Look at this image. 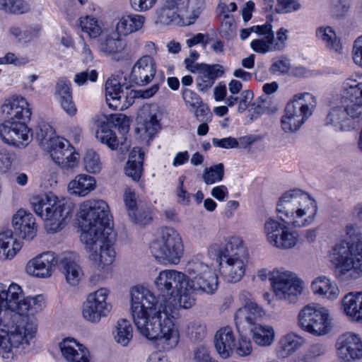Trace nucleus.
<instances>
[{"instance_id":"1","label":"nucleus","mask_w":362,"mask_h":362,"mask_svg":"<svg viewBox=\"0 0 362 362\" xmlns=\"http://www.w3.org/2000/svg\"><path fill=\"white\" fill-rule=\"evenodd\" d=\"M78 217L81 219V240L90 253L89 258L98 269L111 264L115 256L112 245L116 234L110 225L107 204L100 199L84 202L80 206Z\"/></svg>"},{"instance_id":"2","label":"nucleus","mask_w":362,"mask_h":362,"mask_svg":"<svg viewBox=\"0 0 362 362\" xmlns=\"http://www.w3.org/2000/svg\"><path fill=\"white\" fill-rule=\"evenodd\" d=\"M153 293L143 286L131 290V313L140 334L151 341H156L163 351L174 349L180 334L167 312L157 309Z\"/></svg>"},{"instance_id":"3","label":"nucleus","mask_w":362,"mask_h":362,"mask_svg":"<svg viewBox=\"0 0 362 362\" xmlns=\"http://www.w3.org/2000/svg\"><path fill=\"white\" fill-rule=\"evenodd\" d=\"M2 112L9 119L0 124V136L4 143L16 147H25L30 142V132L26 125L31 111L25 98L13 97L6 100Z\"/></svg>"},{"instance_id":"4","label":"nucleus","mask_w":362,"mask_h":362,"mask_svg":"<svg viewBox=\"0 0 362 362\" xmlns=\"http://www.w3.org/2000/svg\"><path fill=\"white\" fill-rule=\"evenodd\" d=\"M348 241L335 245L332 262L339 269V275L356 279L362 275V227L357 225L346 226Z\"/></svg>"},{"instance_id":"5","label":"nucleus","mask_w":362,"mask_h":362,"mask_svg":"<svg viewBox=\"0 0 362 362\" xmlns=\"http://www.w3.org/2000/svg\"><path fill=\"white\" fill-rule=\"evenodd\" d=\"M317 212V202L300 189L284 192L276 204V213L283 223L293 227L310 224Z\"/></svg>"},{"instance_id":"6","label":"nucleus","mask_w":362,"mask_h":362,"mask_svg":"<svg viewBox=\"0 0 362 362\" xmlns=\"http://www.w3.org/2000/svg\"><path fill=\"white\" fill-rule=\"evenodd\" d=\"M208 253L210 258H215L218 262L221 272L228 282L236 283L242 279L247 252L239 237L229 238L222 248L217 245L210 246Z\"/></svg>"},{"instance_id":"7","label":"nucleus","mask_w":362,"mask_h":362,"mask_svg":"<svg viewBox=\"0 0 362 362\" xmlns=\"http://www.w3.org/2000/svg\"><path fill=\"white\" fill-rule=\"evenodd\" d=\"M30 204L35 213L45 221V227L49 233L62 230L74 209L71 202L59 200L52 193L33 197Z\"/></svg>"},{"instance_id":"8","label":"nucleus","mask_w":362,"mask_h":362,"mask_svg":"<svg viewBox=\"0 0 362 362\" xmlns=\"http://www.w3.org/2000/svg\"><path fill=\"white\" fill-rule=\"evenodd\" d=\"M11 230L0 233V259H12L22 247L21 243L13 238V233L18 237L30 240L36 234L35 218L25 209H19L13 216Z\"/></svg>"},{"instance_id":"9","label":"nucleus","mask_w":362,"mask_h":362,"mask_svg":"<svg viewBox=\"0 0 362 362\" xmlns=\"http://www.w3.org/2000/svg\"><path fill=\"white\" fill-rule=\"evenodd\" d=\"M125 81L126 77L122 76H117L106 81L105 99L110 108L120 110L127 109L134 103L135 98H149L159 88L158 84H154L144 90H130L131 86Z\"/></svg>"},{"instance_id":"10","label":"nucleus","mask_w":362,"mask_h":362,"mask_svg":"<svg viewBox=\"0 0 362 362\" xmlns=\"http://www.w3.org/2000/svg\"><path fill=\"white\" fill-rule=\"evenodd\" d=\"M150 249L155 259L164 264H178L184 252L180 234L168 227L161 229L160 237L151 243Z\"/></svg>"},{"instance_id":"11","label":"nucleus","mask_w":362,"mask_h":362,"mask_svg":"<svg viewBox=\"0 0 362 362\" xmlns=\"http://www.w3.org/2000/svg\"><path fill=\"white\" fill-rule=\"evenodd\" d=\"M315 97L309 93L295 95L286 104L284 115L281 119L282 130L286 133L296 132L312 115Z\"/></svg>"},{"instance_id":"12","label":"nucleus","mask_w":362,"mask_h":362,"mask_svg":"<svg viewBox=\"0 0 362 362\" xmlns=\"http://www.w3.org/2000/svg\"><path fill=\"white\" fill-rule=\"evenodd\" d=\"M298 325L315 336H322L332 329V319L327 308L319 304H309L298 313Z\"/></svg>"},{"instance_id":"13","label":"nucleus","mask_w":362,"mask_h":362,"mask_svg":"<svg viewBox=\"0 0 362 362\" xmlns=\"http://www.w3.org/2000/svg\"><path fill=\"white\" fill-rule=\"evenodd\" d=\"M187 282L193 291L212 294L218 288V276L209 266L199 260H193L187 266Z\"/></svg>"},{"instance_id":"14","label":"nucleus","mask_w":362,"mask_h":362,"mask_svg":"<svg viewBox=\"0 0 362 362\" xmlns=\"http://www.w3.org/2000/svg\"><path fill=\"white\" fill-rule=\"evenodd\" d=\"M159 296L165 301L170 300L173 296H178L187 282L185 274L174 269L161 271L154 281Z\"/></svg>"},{"instance_id":"15","label":"nucleus","mask_w":362,"mask_h":362,"mask_svg":"<svg viewBox=\"0 0 362 362\" xmlns=\"http://www.w3.org/2000/svg\"><path fill=\"white\" fill-rule=\"evenodd\" d=\"M269 279L275 294L280 299L292 300L301 293V281L291 272L274 271Z\"/></svg>"},{"instance_id":"16","label":"nucleus","mask_w":362,"mask_h":362,"mask_svg":"<svg viewBox=\"0 0 362 362\" xmlns=\"http://www.w3.org/2000/svg\"><path fill=\"white\" fill-rule=\"evenodd\" d=\"M343 88L340 103L347 116L355 122V119L362 117V82L349 78L344 82Z\"/></svg>"},{"instance_id":"17","label":"nucleus","mask_w":362,"mask_h":362,"mask_svg":"<svg viewBox=\"0 0 362 362\" xmlns=\"http://www.w3.org/2000/svg\"><path fill=\"white\" fill-rule=\"evenodd\" d=\"M289 225L281 223L274 218H269L264 223V233L268 241L279 248L289 249L293 247L297 243L294 233L288 230Z\"/></svg>"},{"instance_id":"18","label":"nucleus","mask_w":362,"mask_h":362,"mask_svg":"<svg viewBox=\"0 0 362 362\" xmlns=\"http://www.w3.org/2000/svg\"><path fill=\"white\" fill-rule=\"evenodd\" d=\"M108 291L102 288L89 294L83 304V316L91 322H98L111 310V305L106 303Z\"/></svg>"},{"instance_id":"19","label":"nucleus","mask_w":362,"mask_h":362,"mask_svg":"<svg viewBox=\"0 0 362 362\" xmlns=\"http://www.w3.org/2000/svg\"><path fill=\"white\" fill-rule=\"evenodd\" d=\"M339 358L344 362L362 358V339L359 334L348 332L339 337L337 341Z\"/></svg>"},{"instance_id":"20","label":"nucleus","mask_w":362,"mask_h":362,"mask_svg":"<svg viewBox=\"0 0 362 362\" xmlns=\"http://www.w3.org/2000/svg\"><path fill=\"white\" fill-rule=\"evenodd\" d=\"M156 72V64L148 54L141 57L133 66L129 79L131 83L138 86H146L154 78Z\"/></svg>"},{"instance_id":"21","label":"nucleus","mask_w":362,"mask_h":362,"mask_svg":"<svg viewBox=\"0 0 362 362\" xmlns=\"http://www.w3.org/2000/svg\"><path fill=\"white\" fill-rule=\"evenodd\" d=\"M264 315L265 313L262 308L257 303H250L246 307L240 308L234 315V321L238 332H242L245 329H250L259 325V321Z\"/></svg>"},{"instance_id":"22","label":"nucleus","mask_w":362,"mask_h":362,"mask_svg":"<svg viewBox=\"0 0 362 362\" xmlns=\"http://www.w3.org/2000/svg\"><path fill=\"white\" fill-rule=\"evenodd\" d=\"M194 68L198 72L196 82L197 88L201 92H206L211 88L215 81L224 74L223 67L218 64H197Z\"/></svg>"},{"instance_id":"23","label":"nucleus","mask_w":362,"mask_h":362,"mask_svg":"<svg viewBox=\"0 0 362 362\" xmlns=\"http://www.w3.org/2000/svg\"><path fill=\"white\" fill-rule=\"evenodd\" d=\"M57 263L54 253L48 251L29 261L26 265V272L37 277L49 276L52 267H55Z\"/></svg>"},{"instance_id":"24","label":"nucleus","mask_w":362,"mask_h":362,"mask_svg":"<svg viewBox=\"0 0 362 362\" xmlns=\"http://www.w3.org/2000/svg\"><path fill=\"white\" fill-rule=\"evenodd\" d=\"M62 356L67 362H89L88 351L74 338H66L59 344Z\"/></svg>"},{"instance_id":"25","label":"nucleus","mask_w":362,"mask_h":362,"mask_svg":"<svg viewBox=\"0 0 362 362\" xmlns=\"http://www.w3.org/2000/svg\"><path fill=\"white\" fill-rule=\"evenodd\" d=\"M55 97L61 107L69 116L76 114L77 109L73 101L71 83L65 77L59 78L55 86Z\"/></svg>"},{"instance_id":"26","label":"nucleus","mask_w":362,"mask_h":362,"mask_svg":"<svg viewBox=\"0 0 362 362\" xmlns=\"http://www.w3.org/2000/svg\"><path fill=\"white\" fill-rule=\"evenodd\" d=\"M78 256L74 252L65 253L61 259L59 267L65 276L67 283L76 286L81 280L83 272L78 264Z\"/></svg>"},{"instance_id":"27","label":"nucleus","mask_w":362,"mask_h":362,"mask_svg":"<svg viewBox=\"0 0 362 362\" xmlns=\"http://www.w3.org/2000/svg\"><path fill=\"white\" fill-rule=\"evenodd\" d=\"M326 125H332L339 131H349L357 127L356 122L347 116L346 109L341 103L329 112L326 117Z\"/></svg>"},{"instance_id":"28","label":"nucleus","mask_w":362,"mask_h":362,"mask_svg":"<svg viewBox=\"0 0 362 362\" xmlns=\"http://www.w3.org/2000/svg\"><path fill=\"white\" fill-rule=\"evenodd\" d=\"M215 348L223 358H228L235 347V336L229 327L221 328L215 334Z\"/></svg>"},{"instance_id":"29","label":"nucleus","mask_w":362,"mask_h":362,"mask_svg":"<svg viewBox=\"0 0 362 362\" xmlns=\"http://www.w3.org/2000/svg\"><path fill=\"white\" fill-rule=\"evenodd\" d=\"M144 156V151L139 147L133 148L129 153L124 171L134 181L138 182L142 175Z\"/></svg>"},{"instance_id":"30","label":"nucleus","mask_w":362,"mask_h":362,"mask_svg":"<svg viewBox=\"0 0 362 362\" xmlns=\"http://www.w3.org/2000/svg\"><path fill=\"white\" fill-rule=\"evenodd\" d=\"M146 18L140 14L126 13L118 21L116 29L119 34L127 35L139 30L145 23Z\"/></svg>"},{"instance_id":"31","label":"nucleus","mask_w":362,"mask_h":362,"mask_svg":"<svg viewBox=\"0 0 362 362\" xmlns=\"http://www.w3.org/2000/svg\"><path fill=\"white\" fill-rule=\"evenodd\" d=\"M313 291L329 300H335L339 293L337 284L325 276L316 278L311 284Z\"/></svg>"},{"instance_id":"32","label":"nucleus","mask_w":362,"mask_h":362,"mask_svg":"<svg viewBox=\"0 0 362 362\" xmlns=\"http://www.w3.org/2000/svg\"><path fill=\"white\" fill-rule=\"evenodd\" d=\"M95 187V180L88 175H78L68 185V189L71 194L77 196H86Z\"/></svg>"},{"instance_id":"33","label":"nucleus","mask_w":362,"mask_h":362,"mask_svg":"<svg viewBox=\"0 0 362 362\" xmlns=\"http://www.w3.org/2000/svg\"><path fill=\"white\" fill-rule=\"evenodd\" d=\"M342 305L347 315L356 321L362 320V292L346 295L342 299Z\"/></svg>"},{"instance_id":"34","label":"nucleus","mask_w":362,"mask_h":362,"mask_svg":"<svg viewBox=\"0 0 362 362\" xmlns=\"http://www.w3.org/2000/svg\"><path fill=\"white\" fill-rule=\"evenodd\" d=\"M303 343V337L293 333L288 334L279 340L278 354L282 358L287 357L298 349Z\"/></svg>"},{"instance_id":"35","label":"nucleus","mask_w":362,"mask_h":362,"mask_svg":"<svg viewBox=\"0 0 362 362\" xmlns=\"http://www.w3.org/2000/svg\"><path fill=\"white\" fill-rule=\"evenodd\" d=\"M252 334V339L259 346H270L274 339V331L272 327L261 324L250 329Z\"/></svg>"},{"instance_id":"36","label":"nucleus","mask_w":362,"mask_h":362,"mask_svg":"<svg viewBox=\"0 0 362 362\" xmlns=\"http://www.w3.org/2000/svg\"><path fill=\"white\" fill-rule=\"evenodd\" d=\"M117 343L123 346L128 345L133 337V328L129 322L125 319L117 321L116 329L113 332Z\"/></svg>"},{"instance_id":"37","label":"nucleus","mask_w":362,"mask_h":362,"mask_svg":"<svg viewBox=\"0 0 362 362\" xmlns=\"http://www.w3.org/2000/svg\"><path fill=\"white\" fill-rule=\"evenodd\" d=\"M317 37L322 40L326 47L336 52L341 49L339 40L337 38V35L333 29L329 26L320 27L316 30Z\"/></svg>"},{"instance_id":"38","label":"nucleus","mask_w":362,"mask_h":362,"mask_svg":"<svg viewBox=\"0 0 362 362\" xmlns=\"http://www.w3.org/2000/svg\"><path fill=\"white\" fill-rule=\"evenodd\" d=\"M274 40V33H270L262 39L252 40L250 42V47L255 52L262 54L278 51L280 47L279 45H273Z\"/></svg>"},{"instance_id":"39","label":"nucleus","mask_w":362,"mask_h":362,"mask_svg":"<svg viewBox=\"0 0 362 362\" xmlns=\"http://www.w3.org/2000/svg\"><path fill=\"white\" fill-rule=\"evenodd\" d=\"M65 147L61 156H59L60 159L56 163L63 170L72 169L78 164V154L75 152L74 147L71 146L69 142L65 144Z\"/></svg>"},{"instance_id":"40","label":"nucleus","mask_w":362,"mask_h":362,"mask_svg":"<svg viewBox=\"0 0 362 362\" xmlns=\"http://www.w3.org/2000/svg\"><path fill=\"white\" fill-rule=\"evenodd\" d=\"M66 143H69V141L58 136L54 137V139L47 141L43 144V149L49 153L50 157L56 163L60 159L59 156L66 148Z\"/></svg>"},{"instance_id":"41","label":"nucleus","mask_w":362,"mask_h":362,"mask_svg":"<svg viewBox=\"0 0 362 362\" xmlns=\"http://www.w3.org/2000/svg\"><path fill=\"white\" fill-rule=\"evenodd\" d=\"M224 176V165L220 163L206 168L202 174V179L207 185L221 182Z\"/></svg>"},{"instance_id":"42","label":"nucleus","mask_w":362,"mask_h":362,"mask_svg":"<svg viewBox=\"0 0 362 362\" xmlns=\"http://www.w3.org/2000/svg\"><path fill=\"white\" fill-rule=\"evenodd\" d=\"M0 9L13 14H22L29 11L30 6L23 0H0Z\"/></svg>"},{"instance_id":"43","label":"nucleus","mask_w":362,"mask_h":362,"mask_svg":"<svg viewBox=\"0 0 362 362\" xmlns=\"http://www.w3.org/2000/svg\"><path fill=\"white\" fill-rule=\"evenodd\" d=\"M96 138L112 149L117 148L119 145L115 133L110 129L108 124L101 126V128L96 132Z\"/></svg>"},{"instance_id":"44","label":"nucleus","mask_w":362,"mask_h":362,"mask_svg":"<svg viewBox=\"0 0 362 362\" xmlns=\"http://www.w3.org/2000/svg\"><path fill=\"white\" fill-rule=\"evenodd\" d=\"M143 119V127L145 132L150 137L154 136L160 128V119H158L157 113L155 110H149L148 114H145Z\"/></svg>"},{"instance_id":"45","label":"nucleus","mask_w":362,"mask_h":362,"mask_svg":"<svg viewBox=\"0 0 362 362\" xmlns=\"http://www.w3.org/2000/svg\"><path fill=\"white\" fill-rule=\"evenodd\" d=\"M186 334L190 340L197 342L202 341L206 334V326L199 322H192L186 328Z\"/></svg>"},{"instance_id":"46","label":"nucleus","mask_w":362,"mask_h":362,"mask_svg":"<svg viewBox=\"0 0 362 362\" xmlns=\"http://www.w3.org/2000/svg\"><path fill=\"white\" fill-rule=\"evenodd\" d=\"M107 124H111L117 128L121 134L125 135L129 130L130 119L123 114L110 115L107 119Z\"/></svg>"},{"instance_id":"47","label":"nucleus","mask_w":362,"mask_h":362,"mask_svg":"<svg viewBox=\"0 0 362 362\" xmlns=\"http://www.w3.org/2000/svg\"><path fill=\"white\" fill-rule=\"evenodd\" d=\"M79 25L82 31L87 33L90 37H96L100 33V28L95 18L86 16L79 19Z\"/></svg>"},{"instance_id":"48","label":"nucleus","mask_w":362,"mask_h":362,"mask_svg":"<svg viewBox=\"0 0 362 362\" xmlns=\"http://www.w3.org/2000/svg\"><path fill=\"white\" fill-rule=\"evenodd\" d=\"M124 41L119 37H107L101 44V49L108 54L119 53L124 49Z\"/></svg>"},{"instance_id":"49","label":"nucleus","mask_w":362,"mask_h":362,"mask_svg":"<svg viewBox=\"0 0 362 362\" xmlns=\"http://www.w3.org/2000/svg\"><path fill=\"white\" fill-rule=\"evenodd\" d=\"M54 131L48 123L40 122L35 130L36 139L40 143L43 148V144L48 140L54 139Z\"/></svg>"},{"instance_id":"50","label":"nucleus","mask_w":362,"mask_h":362,"mask_svg":"<svg viewBox=\"0 0 362 362\" xmlns=\"http://www.w3.org/2000/svg\"><path fill=\"white\" fill-rule=\"evenodd\" d=\"M129 217L133 223L140 226H145L152 221L151 211L148 208L137 209Z\"/></svg>"},{"instance_id":"51","label":"nucleus","mask_w":362,"mask_h":362,"mask_svg":"<svg viewBox=\"0 0 362 362\" xmlns=\"http://www.w3.org/2000/svg\"><path fill=\"white\" fill-rule=\"evenodd\" d=\"M235 24L233 17L225 14L220 27V34L227 40L232 39L235 35Z\"/></svg>"},{"instance_id":"52","label":"nucleus","mask_w":362,"mask_h":362,"mask_svg":"<svg viewBox=\"0 0 362 362\" xmlns=\"http://www.w3.org/2000/svg\"><path fill=\"white\" fill-rule=\"evenodd\" d=\"M269 101L267 98H262V97L258 98L252 104L251 107L249 110L250 112V119H256L263 114L269 111Z\"/></svg>"},{"instance_id":"53","label":"nucleus","mask_w":362,"mask_h":362,"mask_svg":"<svg viewBox=\"0 0 362 362\" xmlns=\"http://www.w3.org/2000/svg\"><path fill=\"white\" fill-rule=\"evenodd\" d=\"M84 166L90 173H95L100 170V163L98 155L93 151L89 150L84 157Z\"/></svg>"},{"instance_id":"54","label":"nucleus","mask_w":362,"mask_h":362,"mask_svg":"<svg viewBox=\"0 0 362 362\" xmlns=\"http://www.w3.org/2000/svg\"><path fill=\"white\" fill-rule=\"evenodd\" d=\"M290 69L291 64L289 59L283 55L277 60L274 59L269 67V72L272 74L284 75L289 71Z\"/></svg>"},{"instance_id":"55","label":"nucleus","mask_w":362,"mask_h":362,"mask_svg":"<svg viewBox=\"0 0 362 362\" xmlns=\"http://www.w3.org/2000/svg\"><path fill=\"white\" fill-rule=\"evenodd\" d=\"M182 291L178 295V296H173L170 300V303H178L180 306L187 309L192 307L194 303V300L191 299L189 297V293L190 292L193 293L194 291L191 289L188 286H185L184 288H182Z\"/></svg>"},{"instance_id":"56","label":"nucleus","mask_w":362,"mask_h":362,"mask_svg":"<svg viewBox=\"0 0 362 362\" xmlns=\"http://www.w3.org/2000/svg\"><path fill=\"white\" fill-rule=\"evenodd\" d=\"M157 13L159 21L163 24H169L177 16L182 18V16L174 8L166 6L165 2H164L160 9L158 10Z\"/></svg>"},{"instance_id":"57","label":"nucleus","mask_w":362,"mask_h":362,"mask_svg":"<svg viewBox=\"0 0 362 362\" xmlns=\"http://www.w3.org/2000/svg\"><path fill=\"white\" fill-rule=\"evenodd\" d=\"M189 111L194 113L198 122H210L212 119L213 115L208 105L203 102Z\"/></svg>"},{"instance_id":"58","label":"nucleus","mask_w":362,"mask_h":362,"mask_svg":"<svg viewBox=\"0 0 362 362\" xmlns=\"http://www.w3.org/2000/svg\"><path fill=\"white\" fill-rule=\"evenodd\" d=\"M239 332L240 337L238 344H235V347L233 351L240 356H246L252 352V344L250 339L245 337Z\"/></svg>"},{"instance_id":"59","label":"nucleus","mask_w":362,"mask_h":362,"mask_svg":"<svg viewBox=\"0 0 362 362\" xmlns=\"http://www.w3.org/2000/svg\"><path fill=\"white\" fill-rule=\"evenodd\" d=\"M182 95L185 105L189 110L194 109L196 106L203 102L202 99L198 94L188 88H184L182 90Z\"/></svg>"},{"instance_id":"60","label":"nucleus","mask_w":362,"mask_h":362,"mask_svg":"<svg viewBox=\"0 0 362 362\" xmlns=\"http://www.w3.org/2000/svg\"><path fill=\"white\" fill-rule=\"evenodd\" d=\"M14 156L5 146H0V173H6L11 168Z\"/></svg>"},{"instance_id":"61","label":"nucleus","mask_w":362,"mask_h":362,"mask_svg":"<svg viewBox=\"0 0 362 362\" xmlns=\"http://www.w3.org/2000/svg\"><path fill=\"white\" fill-rule=\"evenodd\" d=\"M349 9V4L346 0H338L337 1H332L331 7L332 15L337 18H341L344 17L348 13Z\"/></svg>"},{"instance_id":"62","label":"nucleus","mask_w":362,"mask_h":362,"mask_svg":"<svg viewBox=\"0 0 362 362\" xmlns=\"http://www.w3.org/2000/svg\"><path fill=\"white\" fill-rule=\"evenodd\" d=\"M185 176H180L178 178V186L177 187L176 195L178 197V202L184 205H189L192 194L184 188Z\"/></svg>"},{"instance_id":"63","label":"nucleus","mask_w":362,"mask_h":362,"mask_svg":"<svg viewBox=\"0 0 362 362\" xmlns=\"http://www.w3.org/2000/svg\"><path fill=\"white\" fill-rule=\"evenodd\" d=\"M124 202L128 216H132V214L137 209V207L135 192L129 188L124 192Z\"/></svg>"},{"instance_id":"64","label":"nucleus","mask_w":362,"mask_h":362,"mask_svg":"<svg viewBox=\"0 0 362 362\" xmlns=\"http://www.w3.org/2000/svg\"><path fill=\"white\" fill-rule=\"evenodd\" d=\"M193 358L195 362H215L212 361L208 349L204 345L196 348Z\"/></svg>"}]
</instances>
